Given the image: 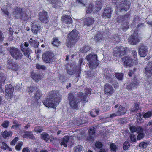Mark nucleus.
<instances>
[{"instance_id":"1","label":"nucleus","mask_w":152,"mask_h":152,"mask_svg":"<svg viewBox=\"0 0 152 152\" xmlns=\"http://www.w3.org/2000/svg\"><path fill=\"white\" fill-rule=\"evenodd\" d=\"M61 96L58 91H54L50 92L48 97L43 102V104L46 107L54 108L60 102Z\"/></svg>"},{"instance_id":"2","label":"nucleus","mask_w":152,"mask_h":152,"mask_svg":"<svg viewBox=\"0 0 152 152\" xmlns=\"http://www.w3.org/2000/svg\"><path fill=\"white\" fill-rule=\"evenodd\" d=\"M78 32L76 30H73L68 35L66 39V46L69 48H71L75 44L79 39Z\"/></svg>"},{"instance_id":"3","label":"nucleus","mask_w":152,"mask_h":152,"mask_svg":"<svg viewBox=\"0 0 152 152\" xmlns=\"http://www.w3.org/2000/svg\"><path fill=\"white\" fill-rule=\"evenodd\" d=\"M86 59L89 64V67L91 69L95 68L99 64L96 55L89 54L86 56Z\"/></svg>"},{"instance_id":"4","label":"nucleus","mask_w":152,"mask_h":152,"mask_svg":"<svg viewBox=\"0 0 152 152\" xmlns=\"http://www.w3.org/2000/svg\"><path fill=\"white\" fill-rule=\"evenodd\" d=\"M129 16V14H126L124 16H118L115 19V21L119 23L122 24V29L124 30L127 29L129 27V23L127 21Z\"/></svg>"},{"instance_id":"5","label":"nucleus","mask_w":152,"mask_h":152,"mask_svg":"<svg viewBox=\"0 0 152 152\" xmlns=\"http://www.w3.org/2000/svg\"><path fill=\"white\" fill-rule=\"evenodd\" d=\"M9 50L11 55L15 59L19 60L22 58L23 54L19 49L11 47Z\"/></svg>"},{"instance_id":"6","label":"nucleus","mask_w":152,"mask_h":152,"mask_svg":"<svg viewBox=\"0 0 152 152\" xmlns=\"http://www.w3.org/2000/svg\"><path fill=\"white\" fill-rule=\"evenodd\" d=\"M129 51L127 48L120 46L115 48L113 53L114 55L116 56H121L128 53Z\"/></svg>"},{"instance_id":"7","label":"nucleus","mask_w":152,"mask_h":152,"mask_svg":"<svg viewBox=\"0 0 152 152\" xmlns=\"http://www.w3.org/2000/svg\"><path fill=\"white\" fill-rule=\"evenodd\" d=\"M43 60L46 63H50L55 60L54 55L51 52L47 51L42 55Z\"/></svg>"},{"instance_id":"8","label":"nucleus","mask_w":152,"mask_h":152,"mask_svg":"<svg viewBox=\"0 0 152 152\" xmlns=\"http://www.w3.org/2000/svg\"><path fill=\"white\" fill-rule=\"evenodd\" d=\"M68 98L71 106L74 108H77L80 103L79 101L71 93L68 94Z\"/></svg>"},{"instance_id":"9","label":"nucleus","mask_w":152,"mask_h":152,"mask_svg":"<svg viewBox=\"0 0 152 152\" xmlns=\"http://www.w3.org/2000/svg\"><path fill=\"white\" fill-rule=\"evenodd\" d=\"M140 40L141 38L138 36L137 31H135L134 33L128 39L129 43L133 45H136L140 41Z\"/></svg>"},{"instance_id":"10","label":"nucleus","mask_w":152,"mask_h":152,"mask_svg":"<svg viewBox=\"0 0 152 152\" xmlns=\"http://www.w3.org/2000/svg\"><path fill=\"white\" fill-rule=\"evenodd\" d=\"M7 67L13 71H17L20 69V66L18 63L13 62V59L11 58L8 59L7 62Z\"/></svg>"},{"instance_id":"11","label":"nucleus","mask_w":152,"mask_h":152,"mask_svg":"<svg viewBox=\"0 0 152 152\" xmlns=\"http://www.w3.org/2000/svg\"><path fill=\"white\" fill-rule=\"evenodd\" d=\"M39 20L44 23H48L49 21V18L47 13L45 11H42L39 13Z\"/></svg>"},{"instance_id":"12","label":"nucleus","mask_w":152,"mask_h":152,"mask_svg":"<svg viewBox=\"0 0 152 152\" xmlns=\"http://www.w3.org/2000/svg\"><path fill=\"white\" fill-rule=\"evenodd\" d=\"M124 65L126 67L131 66L133 64L134 61L132 58L129 56H127L123 57L122 58Z\"/></svg>"},{"instance_id":"13","label":"nucleus","mask_w":152,"mask_h":152,"mask_svg":"<svg viewBox=\"0 0 152 152\" xmlns=\"http://www.w3.org/2000/svg\"><path fill=\"white\" fill-rule=\"evenodd\" d=\"M144 73L145 75L147 77H150L152 75V62H148L146 66L144 69Z\"/></svg>"},{"instance_id":"14","label":"nucleus","mask_w":152,"mask_h":152,"mask_svg":"<svg viewBox=\"0 0 152 152\" xmlns=\"http://www.w3.org/2000/svg\"><path fill=\"white\" fill-rule=\"evenodd\" d=\"M6 96L7 99H10L12 95L14 88L12 85H7L5 86Z\"/></svg>"},{"instance_id":"15","label":"nucleus","mask_w":152,"mask_h":152,"mask_svg":"<svg viewBox=\"0 0 152 152\" xmlns=\"http://www.w3.org/2000/svg\"><path fill=\"white\" fill-rule=\"evenodd\" d=\"M148 48L147 46L143 45H141L138 49V53L140 56L144 57L147 54Z\"/></svg>"},{"instance_id":"16","label":"nucleus","mask_w":152,"mask_h":152,"mask_svg":"<svg viewBox=\"0 0 152 152\" xmlns=\"http://www.w3.org/2000/svg\"><path fill=\"white\" fill-rule=\"evenodd\" d=\"M21 49L24 56H25L29 60H31V56L30 54L32 52V50L29 48L25 49L23 48V44L20 46Z\"/></svg>"},{"instance_id":"17","label":"nucleus","mask_w":152,"mask_h":152,"mask_svg":"<svg viewBox=\"0 0 152 152\" xmlns=\"http://www.w3.org/2000/svg\"><path fill=\"white\" fill-rule=\"evenodd\" d=\"M24 9L23 8L15 7L13 9V15L14 16L17 18L20 17L22 13H23Z\"/></svg>"},{"instance_id":"18","label":"nucleus","mask_w":152,"mask_h":152,"mask_svg":"<svg viewBox=\"0 0 152 152\" xmlns=\"http://www.w3.org/2000/svg\"><path fill=\"white\" fill-rule=\"evenodd\" d=\"M115 108H118V110L116 112L117 115L119 116L125 114L126 112V109L119 104H117L115 106Z\"/></svg>"},{"instance_id":"19","label":"nucleus","mask_w":152,"mask_h":152,"mask_svg":"<svg viewBox=\"0 0 152 152\" xmlns=\"http://www.w3.org/2000/svg\"><path fill=\"white\" fill-rule=\"evenodd\" d=\"M42 93L40 90H37L36 91L32 98V102L34 104L37 103L38 100L42 96Z\"/></svg>"},{"instance_id":"20","label":"nucleus","mask_w":152,"mask_h":152,"mask_svg":"<svg viewBox=\"0 0 152 152\" xmlns=\"http://www.w3.org/2000/svg\"><path fill=\"white\" fill-rule=\"evenodd\" d=\"M104 75L106 79L110 80L114 77V73L110 69H106L104 70Z\"/></svg>"},{"instance_id":"21","label":"nucleus","mask_w":152,"mask_h":152,"mask_svg":"<svg viewBox=\"0 0 152 152\" xmlns=\"http://www.w3.org/2000/svg\"><path fill=\"white\" fill-rule=\"evenodd\" d=\"M11 4L10 3L7 4V5H4L1 7V9L3 13L6 16L9 17L10 13L8 12V10L11 8Z\"/></svg>"},{"instance_id":"22","label":"nucleus","mask_w":152,"mask_h":152,"mask_svg":"<svg viewBox=\"0 0 152 152\" xmlns=\"http://www.w3.org/2000/svg\"><path fill=\"white\" fill-rule=\"evenodd\" d=\"M38 23L37 21H34L32 23V26L31 30L34 34H37L40 30V27L37 24Z\"/></svg>"},{"instance_id":"23","label":"nucleus","mask_w":152,"mask_h":152,"mask_svg":"<svg viewBox=\"0 0 152 152\" xmlns=\"http://www.w3.org/2000/svg\"><path fill=\"white\" fill-rule=\"evenodd\" d=\"M104 93L106 94L110 95L113 94L114 91L112 87L109 84H106L104 86Z\"/></svg>"},{"instance_id":"24","label":"nucleus","mask_w":152,"mask_h":152,"mask_svg":"<svg viewBox=\"0 0 152 152\" xmlns=\"http://www.w3.org/2000/svg\"><path fill=\"white\" fill-rule=\"evenodd\" d=\"M111 14V8L109 7H106L103 13L102 16L106 18H110Z\"/></svg>"},{"instance_id":"25","label":"nucleus","mask_w":152,"mask_h":152,"mask_svg":"<svg viewBox=\"0 0 152 152\" xmlns=\"http://www.w3.org/2000/svg\"><path fill=\"white\" fill-rule=\"evenodd\" d=\"M31 77L35 81L38 82L42 79V76L38 73H35L32 71L31 72Z\"/></svg>"},{"instance_id":"26","label":"nucleus","mask_w":152,"mask_h":152,"mask_svg":"<svg viewBox=\"0 0 152 152\" xmlns=\"http://www.w3.org/2000/svg\"><path fill=\"white\" fill-rule=\"evenodd\" d=\"M61 20L63 22L68 24H70L72 22V20L69 15H65L62 17Z\"/></svg>"},{"instance_id":"27","label":"nucleus","mask_w":152,"mask_h":152,"mask_svg":"<svg viewBox=\"0 0 152 152\" xmlns=\"http://www.w3.org/2000/svg\"><path fill=\"white\" fill-rule=\"evenodd\" d=\"M104 34L102 32H98L97 34L94 37V39L96 41H99L103 39L105 37Z\"/></svg>"},{"instance_id":"28","label":"nucleus","mask_w":152,"mask_h":152,"mask_svg":"<svg viewBox=\"0 0 152 152\" xmlns=\"http://www.w3.org/2000/svg\"><path fill=\"white\" fill-rule=\"evenodd\" d=\"M102 1L100 0L99 1H96L94 5V8L95 10L97 11H100L102 7Z\"/></svg>"},{"instance_id":"29","label":"nucleus","mask_w":152,"mask_h":152,"mask_svg":"<svg viewBox=\"0 0 152 152\" xmlns=\"http://www.w3.org/2000/svg\"><path fill=\"white\" fill-rule=\"evenodd\" d=\"M29 43L31 46L35 48H38L39 45V42L37 40L33 39L32 38H30Z\"/></svg>"},{"instance_id":"30","label":"nucleus","mask_w":152,"mask_h":152,"mask_svg":"<svg viewBox=\"0 0 152 152\" xmlns=\"http://www.w3.org/2000/svg\"><path fill=\"white\" fill-rule=\"evenodd\" d=\"M69 138L68 137L64 136L63 138L60 141V145L61 146L63 145L64 147H67V144L69 141Z\"/></svg>"},{"instance_id":"31","label":"nucleus","mask_w":152,"mask_h":152,"mask_svg":"<svg viewBox=\"0 0 152 152\" xmlns=\"http://www.w3.org/2000/svg\"><path fill=\"white\" fill-rule=\"evenodd\" d=\"M24 133L25 134L23 135V137L24 138H29L31 139L34 138L33 134L30 131H26Z\"/></svg>"},{"instance_id":"32","label":"nucleus","mask_w":152,"mask_h":152,"mask_svg":"<svg viewBox=\"0 0 152 152\" xmlns=\"http://www.w3.org/2000/svg\"><path fill=\"white\" fill-rule=\"evenodd\" d=\"M94 22V20L91 17L87 18L85 21L84 24L89 26L92 24Z\"/></svg>"},{"instance_id":"33","label":"nucleus","mask_w":152,"mask_h":152,"mask_svg":"<svg viewBox=\"0 0 152 152\" xmlns=\"http://www.w3.org/2000/svg\"><path fill=\"white\" fill-rule=\"evenodd\" d=\"M41 138L46 141H50V137L47 133L44 132L42 133L41 134Z\"/></svg>"},{"instance_id":"34","label":"nucleus","mask_w":152,"mask_h":152,"mask_svg":"<svg viewBox=\"0 0 152 152\" xmlns=\"http://www.w3.org/2000/svg\"><path fill=\"white\" fill-rule=\"evenodd\" d=\"M77 96L80 99L83 101L86 102L87 99V96L86 95H84L81 92H79L78 93L77 95Z\"/></svg>"},{"instance_id":"35","label":"nucleus","mask_w":152,"mask_h":152,"mask_svg":"<svg viewBox=\"0 0 152 152\" xmlns=\"http://www.w3.org/2000/svg\"><path fill=\"white\" fill-rule=\"evenodd\" d=\"M12 132L11 131L8 132L7 130H5L4 132H3L2 134V137L4 138H6L7 137L9 136H12Z\"/></svg>"},{"instance_id":"36","label":"nucleus","mask_w":152,"mask_h":152,"mask_svg":"<svg viewBox=\"0 0 152 152\" xmlns=\"http://www.w3.org/2000/svg\"><path fill=\"white\" fill-rule=\"evenodd\" d=\"M30 14H28V15L26 14V12H25L24 10V12L23 13L21 14L20 17V18L21 19L24 21L27 20L28 19V16H30Z\"/></svg>"},{"instance_id":"37","label":"nucleus","mask_w":152,"mask_h":152,"mask_svg":"<svg viewBox=\"0 0 152 152\" xmlns=\"http://www.w3.org/2000/svg\"><path fill=\"white\" fill-rule=\"evenodd\" d=\"M6 76L4 74L0 72V83L4 84L6 79Z\"/></svg>"},{"instance_id":"38","label":"nucleus","mask_w":152,"mask_h":152,"mask_svg":"<svg viewBox=\"0 0 152 152\" xmlns=\"http://www.w3.org/2000/svg\"><path fill=\"white\" fill-rule=\"evenodd\" d=\"M89 133V137L91 140H93L94 138V136L95 134V128H93L92 129H90L88 131Z\"/></svg>"},{"instance_id":"39","label":"nucleus","mask_w":152,"mask_h":152,"mask_svg":"<svg viewBox=\"0 0 152 152\" xmlns=\"http://www.w3.org/2000/svg\"><path fill=\"white\" fill-rule=\"evenodd\" d=\"M52 44L55 46L58 47L60 45V42L58 38H55L53 39Z\"/></svg>"},{"instance_id":"40","label":"nucleus","mask_w":152,"mask_h":152,"mask_svg":"<svg viewBox=\"0 0 152 152\" xmlns=\"http://www.w3.org/2000/svg\"><path fill=\"white\" fill-rule=\"evenodd\" d=\"M1 148L4 150H8L10 151H12V149L9 147L4 142H3L2 143L1 145Z\"/></svg>"},{"instance_id":"41","label":"nucleus","mask_w":152,"mask_h":152,"mask_svg":"<svg viewBox=\"0 0 152 152\" xmlns=\"http://www.w3.org/2000/svg\"><path fill=\"white\" fill-rule=\"evenodd\" d=\"M99 112V110L98 109L96 110H92L90 113V114L92 117H95L96 116L98 115Z\"/></svg>"},{"instance_id":"42","label":"nucleus","mask_w":152,"mask_h":152,"mask_svg":"<svg viewBox=\"0 0 152 152\" xmlns=\"http://www.w3.org/2000/svg\"><path fill=\"white\" fill-rule=\"evenodd\" d=\"M90 50V48L88 46H86L80 49V51L83 53H86Z\"/></svg>"},{"instance_id":"43","label":"nucleus","mask_w":152,"mask_h":152,"mask_svg":"<svg viewBox=\"0 0 152 152\" xmlns=\"http://www.w3.org/2000/svg\"><path fill=\"white\" fill-rule=\"evenodd\" d=\"M36 88V87L35 86H30L27 88V91L29 93H31L34 91Z\"/></svg>"},{"instance_id":"44","label":"nucleus","mask_w":152,"mask_h":152,"mask_svg":"<svg viewBox=\"0 0 152 152\" xmlns=\"http://www.w3.org/2000/svg\"><path fill=\"white\" fill-rule=\"evenodd\" d=\"M82 149V147L80 145H78L74 148V151L75 152H80Z\"/></svg>"},{"instance_id":"45","label":"nucleus","mask_w":152,"mask_h":152,"mask_svg":"<svg viewBox=\"0 0 152 152\" xmlns=\"http://www.w3.org/2000/svg\"><path fill=\"white\" fill-rule=\"evenodd\" d=\"M139 83V81L136 78L134 79L132 82L131 84L132 85V86L135 87L138 86Z\"/></svg>"},{"instance_id":"46","label":"nucleus","mask_w":152,"mask_h":152,"mask_svg":"<svg viewBox=\"0 0 152 152\" xmlns=\"http://www.w3.org/2000/svg\"><path fill=\"white\" fill-rule=\"evenodd\" d=\"M109 83L112 84L114 86V88H116L118 86V83L115 80H111L109 81Z\"/></svg>"},{"instance_id":"47","label":"nucleus","mask_w":152,"mask_h":152,"mask_svg":"<svg viewBox=\"0 0 152 152\" xmlns=\"http://www.w3.org/2000/svg\"><path fill=\"white\" fill-rule=\"evenodd\" d=\"M23 143L22 142H18L15 146V148L18 150H20L21 149V147L23 145Z\"/></svg>"},{"instance_id":"48","label":"nucleus","mask_w":152,"mask_h":152,"mask_svg":"<svg viewBox=\"0 0 152 152\" xmlns=\"http://www.w3.org/2000/svg\"><path fill=\"white\" fill-rule=\"evenodd\" d=\"M110 148L111 152H116L117 147L115 145L112 143L110 145Z\"/></svg>"},{"instance_id":"49","label":"nucleus","mask_w":152,"mask_h":152,"mask_svg":"<svg viewBox=\"0 0 152 152\" xmlns=\"http://www.w3.org/2000/svg\"><path fill=\"white\" fill-rule=\"evenodd\" d=\"M129 143L128 142H125L123 145V148L124 150H127L129 148Z\"/></svg>"},{"instance_id":"50","label":"nucleus","mask_w":152,"mask_h":152,"mask_svg":"<svg viewBox=\"0 0 152 152\" xmlns=\"http://www.w3.org/2000/svg\"><path fill=\"white\" fill-rule=\"evenodd\" d=\"M152 115V112L148 111L144 114L143 117L144 118H149Z\"/></svg>"},{"instance_id":"51","label":"nucleus","mask_w":152,"mask_h":152,"mask_svg":"<svg viewBox=\"0 0 152 152\" xmlns=\"http://www.w3.org/2000/svg\"><path fill=\"white\" fill-rule=\"evenodd\" d=\"M147 143L145 142H141L139 144V147L144 148H147Z\"/></svg>"},{"instance_id":"52","label":"nucleus","mask_w":152,"mask_h":152,"mask_svg":"<svg viewBox=\"0 0 152 152\" xmlns=\"http://www.w3.org/2000/svg\"><path fill=\"white\" fill-rule=\"evenodd\" d=\"M123 75L122 73H116L115 74V77L116 78L120 80H122L123 78Z\"/></svg>"},{"instance_id":"53","label":"nucleus","mask_w":152,"mask_h":152,"mask_svg":"<svg viewBox=\"0 0 152 152\" xmlns=\"http://www.w3.org/2000/svg\"><path fill=\"white\" fill-rule=\"evenodd\" d=\"M95 147L98 149H100L102 146V143L99 142H96L95 143Z\"/></svg>"},{"instance_id":"54","label":"nucleus","mask_w":152,"mask_h":152,"mask_svg":"<svg viewBox=\"0 0 152 152\" xmlns=\"http://www.w3.org/2000/svg\"><path fill=\"white\" fill-rule=\"evenodd\" d=\"M132 54L133 56L134 61H136L137 59V52L135 50H133L132 51Z\"/></svg>"},{"instance_id":"55","label":"nucleus","mask_w":152,"mask_h":152,"mask_svg":"<svg viewBox=\"0 0 152 152\" xmlns=\"http://www.w3.org/2000/svg\"><path fill=\"white\" fill-rule=\"evenodd\" d=\"M139 133V134H138L137 136V140H139L143 138L144 136L145 135L144 134L142 133V132Z\"/></svg>"},{"instance_id":"56","label":"nucleus","mask_w":152,"mask_h":152,"mask_svg":"<svg viewBox=\"0 0 152 152\" xmlns=\"http://www.w3.org/2000/svg\"><path fill=\"white\" fill-rule=\"evenodd\" d=\"M130 139L132 142H135L136 140V136L133 134H131L130 135Z\"/></svg>"},{"instance_id":"57","label":"nucleus","mask_w":152,"mask_h":152,"mask_svg":"<svg viewBox=\"0 0 152 152\" xmlns=\"http://www.w3.org/2000/svg\"><path fill=\"white\" fill-rule=\"evenodd\" d=\"M18 137H16L10 142V144L12 145H14L16 142L18 141Z\"/></svg>"},{"instance_id":"58","label":"nucleus","mask_w":152,"mask_h":152,"mask_svg":"<svg viewBox=\"0 0 152 152\" xmlns=\"http://www.w3.org/2000/svg\"><path fill=\"white\" fill-rule=\"evenodd\" d=\"M9 124V121H6L3 123L1 125L3 127L7 128L8 127Z\"/></svg>"},{"instance_id":"59","label":"nucleus","mask_w":152,"mask_h":152,"mask_svg":"<svg viewBox=\"0 0 152 152\" xmlns=\"http://www.w3.org/2000/svg\"><path fill=\"white\" fill-rule=\"evenodd\" d=\"M34 130L36 132L40 133L43 131V129L40 127H36L34 129Z\"/></svg>"},{"instance_id":"60","label":"nucleus","mask_w":152,"mask_h":152,"mask_svg":"<svg viewBox=\"0 0 152 152\" xmlns=\"http://www.w3.org/2000/svg\"><path fill=\"white\" fill-rule=\"evenodd\" d=\"M36 67L37 69H45V67L44 65H41L39 64L36 65Z\"/></svg>"},{"instance_id":"61","label":"nucleus","mask_w":152,"mask_h":152,"mask_svg":"<svg viewBox=\"0 0 152 152\" xmlns=\"http://www.w3.org/2000/svg\"><path fill=\"white\" fill-rule=\"evenodd\" d=\"M93 6L92 4H90L89 6V7L87 9L86 12L87 13H90L91 12L92 10Z\"/></svg>"},{"instance_id":"62","label":"nucleus","mask_w":152,"mask_h":152,"mask_svg":"<svg viewBox=\"0 0 152 152\" xmlns=\"http://www.w3.org/2000/svg\"><path fill=\"white\" fill-rule=\"evenodd\" d=\"M96 73V72H94L93 71H90L88 72V75L89 77H92Z\"/></svg>"},{"instance_id":"63","label":"nucleus","mask_w":152,"mask_h":152,"mask_svg":"<svg viewBox=\"0 0 152 152\" xmlns=\"http://www.w3.org/2000/svg\"><path fill=\"white\" fill-rule=\"evenodd\" d=\"M136 129V132H137L138 133L143 132V129L140 126H137Z\"/></svg>"},{"instance_id":"64","label":"nucleus","mask_w":152,"mask_h":152,"mask_svg":"<svg viewBox=\"0 0 152 152\" xmlns=\"http://www.w3.org/2000/svg\"><path fill=\"white\" fill-rule=\"evenodd\" d=\"M136 127L134 126H131L130 127L129 129L132 132H134L136 131Z\"/></svg>"}]
</instances>
